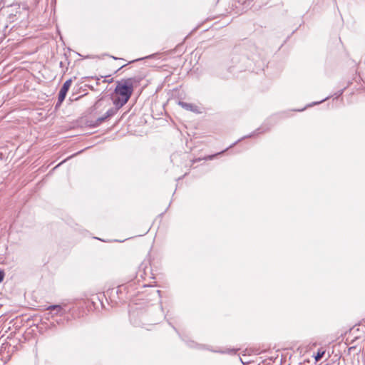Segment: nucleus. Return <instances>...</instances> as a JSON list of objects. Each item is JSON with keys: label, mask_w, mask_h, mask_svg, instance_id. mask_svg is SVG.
<instances>
[{"label": "nucleus", "mask_w": 365, "mask_h": 365, "mask_svg": "<svg viewBox=\"0 0 365 365\" xmlns=\"http://www.w3.org/2000/svg\"><path fill=\"white\" fill-rule=\"evenodd\" d=\"M137 82L138 81L135 78H130L121 82H118L115 93L118 96L114 100V103L117 106L122 107L128 101L133 91V84Z\"/></svg>", "instance_id": "obj_1"}, {"label": "nucleus", "mask_w": 365, "mask_h": 365, "mask_svg": "<svg viewBox=\"0 0 365 365\" xmlns=\"http://www.w3.org/2000/svg\"><path fill=\"white\" fill-rule=\"evenodd\" d=\"M71 83H72V80L68 79V80L66 81V82L62 86V87L59 91V93H58V103L56 104V106H60L62 103V102L64 101V99L66 96L67 92L71 87Z\"/></svg>", "instance_id": "obj_2"}, {"label": "nucleus", "mask_w": 365, "mask_h": 365, "mask_svg": "<svg viewBox=\"0 0 365 365\" xmlns=\"http://www.w3.org/2000/svg\"><path fill=\"white\" fill-rule=\"evenodd\" d=\"M46 310L50 311L48 314H51V317L54 315L63 316L65 314L66 311L61 305H51L47 307Z\"/></svg>", "instance_id": "obj_3"}, {"label": "nucleus", "mask_w": 365, "mask_h": 365, "mask_svg": "<svg viewBox=\"0 0 365 365\" xmlns=\"http://www.w3.org/2000/svg\"><path fill=\"white\" fill-rule=\"evenodd\" d=\"M179 105L183 108L184 109L187 110H190L192 112H198V107L195 105H193L192 103L183 102V101H179Z\"/></svg>", "instance_id": "obj_4"}, {"label": "nucleus", "mask_w": 365, "mask_h": 365, "mask_svg": "<svg viewBox=\"0 0 365 365\" xmlns=\"http://www.w3.org/2000/svg\"><path fill=\"white\" fill-rule=\"evenodd\" d=\"M325 354V351L322 349H319L317 355L315 356V360L316 361H319L322 359Z\"/></svg>", "instance_id": "obj_5"}, {"label": "nucleus", "mask_w": 365, "mask_h": 365, "mask_svg": "<svg viewBox=\"0 0 365 365\" xmlns=\"http://www.w3.org/2000/svg\"><path fill=\"white\" fill-rule=\"evenodd\" d=\"M115 113H116V108H112L108 109V110L106 111V113L105 115H106L107 118H109V117H111V116L114 115L115 114Z\"/></svg>", "instance_id": "obj_6"}, {"label": "nucleus", "mask_w": 365, "mask_h": 365, "mask_svg": "<svg viewBox=\"0 0 365 365\" xmlns=\"http://www.w3.org/2000/svg\"><path fill=\"white\" fill-rule=\"evenodd\" d=\"M108 118L104 115L103 117H101V118H98L97 120H96V122L95 123V125H99L100 124H101L105 120H106Z\"/></svg>", "instance_id": "obj_7"}, {"label": "nucleus", "mask_w": 365, "mask_h": 365, "mask_svg": "<svg viewBox=\"0 0 365 365\" xmlns=\"http://www.w3.org/2000/svg\"><path fill=\"white\" fill-rule=\"evenodd\" d=\"M108 118L104 115L103 117H101V118H98L97 120H96V122L95 123V125H99L100 124H101L105 120H106Z\"/></svg>", "instance_id": "obj_8"}, {"label": "nucleus", "mask_w": 365, "mask_h": 365, "mask_svg": "<svg viewBox=\"0 0 365 365\" xmlns=\"http://www.w3.org/2000/svg\"><path fill=\"white\" fill-rule=\"evenodd\" d=\"M224 151H222L223 153ZM222 153V152H221ZM220 154V153H217V155ZM217 155H208L207 157L205 158V160H212L215 156Z\"/></svg>", "instance_id": "obj_9"}, {"label": "nucleus", "mask_w": 365, "mask_h": 365, "mask_svg": "<svg viewBox=\"0 0 365 365\" xmlns=\"http://www.w3.org/2000/svg\"><path fill=\"white\" fill-rule=\"evenodd\" d=\"M4 272L3 271H0V282L4 280Z\"/></svg>", "instance_id": "obj_10"}, {"label": "nucleus", "mask_w": 365, "mask_h": 365, "mask_svg": "<svg viewBox=\"0 0 365 365\" xmlns=\"http://www.w3.org/2000/svg\"><path fill=\"white\" fill-rule=\"evenodd\" d=\"M327 98H328V97L325 98H324V99H323V100H321V101H319V102L314 103L313 104H314V105L319 104V103H322V102L324 101H325V100H327Z\"/></svg>", "instance_id": "obj_11"}, {"label": "nucleus", "mask_w": 365, "mask_h": 365, "mask_svg": "<svg viewBox=\"0 0 365 365\" xmlns=\"http://www.w3.org/2000/svg\"><path fill=\"white\" fill-rule=\"evenodd\" d=\"M236 143H237V142L234 143H233V145H232L230 146V148H231V147H232L234 145H236Z\"/></svg>", "instance_id": "obj_12"}]
</instances>
